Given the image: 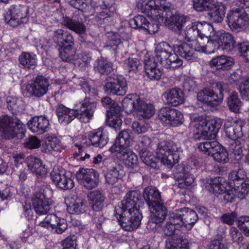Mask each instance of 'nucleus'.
I'll list each match as a JSON object with an SVG mask.
<instances>
[{
    "label": "nucleus",
    "instance_id": "1",
    "mask_svg": "<svg viewBox=\"0 0 249 249\" xmlns=\"http://www.w3.org/2000/svg\"><path fill=\"white\" fill-rule=\"evenodd\" d=\"M246 173L243 169L232 171L228 176L229 181L216 177L211 180L210 191L221 195L225 201L231 202L235 196L243 199L249 192V183L246 181Z\"/></svg>",
    "mask_w": 249,
    "mask_h": 249
},
{
    "label": "nucleus",
    "instance_id": "2",
    "mask_svg": "<svg viewBox=\"0 0 249 249\" xmlns=\"http://www.w3.org/2000/svg\"><path fill=\"white\" fill-rule=\"evenodd\" d=\"M142 196L139 190L129 191L121 201V207L115 209V216L124 230L132 231L141 225L142 218L140 211Z\"/></svg>",
    "mask_w": 249,
    "mask_h": 249
},
{
    "label": "nucleus",
    "instance_id": "3",
    "mask_svg": "<svg viewBox=\"0 0 249 249\" xmlns=\"http://www.w3.org/2000/svg\"><path fill=\"white\" fill-rule=\"evenodd\" d=\"M96 106L95 102L89 98H85L75 104L72 109L62 104L58 105L56 109V113L58 121L61 124H68L75 118L87 123L93 117Z\"/></svg>",
    "mask_w": 249,
    "mask_h": 249
},
{
    "label": "nucleus",
    "instance_id": "4",
    "mask_svg": "<svg viewBox=\"0 0 249 249\" xmlns=\"http://www.w3.org/2000/svg\"><path fill=\"white\" fill-rule=\"evenodd\" d=\"M143 197L153 213L151 222L156 224L162 222L167 215V209L163 205L159 190L155 188L147 187L144 190Z\"/></svg>",
    "mask_w": 249,
    "mask_h": 249
},
{
    "label": "nucleus",
    "instance_id": "5",
    "mask_svg": "<svg viewBox=\"0 0 249 249\" xmlns=\"http://www.w3.org/2000/svg\"><path fill=\"white\" fill-rule=\"evenodd\" d=\"M241 8H233L227 15L228 25L231 31L239 32L249 26V17L244 9L249 8V0H238Z\"/></svg>",
    "mask_w": 249,
    "mask_h": 249
},
{
    "label": "nucleus",
    "instance_id": "6",
    "mask_svg": "<svg viewBox=\"0 0 249 249\" xmlns=\"http://www.w3.org/2000/svg\"><path fill=\"white\" fill-rule=\"evenodd\" d=\"M155 58L163 67L167 69H176L183 64V60L174 53L172 47L166 42H161L156 46Z\"/></svg>",
    "mask_w": 249,
    "mask_h": 249
},
{
    "label": "nucleus",
    "instance_id": "7",
    "mask_svg": "<svg viewBox=\"0 0 249 249\" xmlns=\"http://www.w3.org/2000/svg\"><path fill=\"white\" fill-rule=\"evenodd\" d=\"M26 131L25 125L17 116L0 117V131L4 139H10L15 137L21 139L24 137Z\"/></svg>",
    "mask_w": 249,
    "mask_h": 249
},
{
    "label": "nucleus",
    "instance_id": "8",
    "mask_svg": "<svg viewBox=\"0 0 249 249\" xmlns=\"http://www.w3.org/2000/svg\"><path fill=\"white\" fill-rule=\"evenodd\" d=\"M137 6L139 11L159 22L163 20V12L171 9L170 3H161L159 0H139Z\"/></svg>",
    "mask_w": 249,
    "mask_h": 249
},
{
    "label": "nucleus",
    "instance_id": "9",
    "mask_svg": "<svg viewBox=\"0 0 249 249\" xmlns=\"http://www.w3.org/2000/svg\"><path fill=\"white\" fill-rule=\"evenodd\" d=\"M179 148L177 144L172 141L160 142L156 149V157L163 164L172 167L179 160Z\"/></svg>",
    "mask_w": 249,
    "mask_h": 249
},
{
    "label": "nucleus",
    "instance_id": "10",
    "mask_svg": "<svg viewBox=\"0 0 249 249\" xmlns=\"http://www.w3.org/2000/svg\"><path fill=\"white\" fill-rule=\"evenodd\" d=\"M208 122L205 119L195 120L192 124L196 129L195 138L198 140H208L212 134L218 131L222 124V120L220 118H214Z\"/></svg>",
    "mask_w": 249,
    "mask_h": 249
},
{
    "label": "nucleus",
    "instance_id": "11",
    "mask_svg": "<svg viewBox=\"0 0 249 249\" xmlns=\"http://www.w3.org/2000/svg\"><path fill=\"white\" fill-rule=\"evenodd\" d=\"M225 86L223 82H217L213 87L214 89L206 88L198 93L197 99L199 101L210 106H217L221 104L223 99Z\"/></svg>",
    "mask_w": 249,
    "mask_h": 249
},
{
    "label": "nucleus",
    "instance_id": "12",
    "mask_svg": "<svg viewBox=\"0 0 249 249\" xmlns=\"http://www.w3.org/2000/svg\"><path fill=\"white\" fill-rule=\"evenodd\" d=\"M29 6L26 4H13L10 6L6 14L7 23L12 27H17L26 22L29 17Z\"/></svg>",
    "mask_w": 249,
    "mask_h": 249
},
{
    "label": "nucleus",
    "instance_id": "13",
    "mask_svg": "<svg viewBox=\"0 0 249 249\" xmlns=\"http://www.w3.org/2000/svg\"><path fill=\"white\" fill-rule=\"evenodd\" d=\"M198 148L208 155H212L219 162L227 163L229 161L228 154L226 149L217 141H206L199 143Z\"/></svg>",
    "mask_w": 249,
    "mask_h": 249
},
{
    "label": "nucleus",
    "instance_id": "14",
    "mask_svg": "<svg viewBox=\"0 0 249 249\" xmlns=\"http://www.w3.org/2000/svg\"><path fill=\"white\" fill-rule=\"evenodd\" d=\"M87 196L89 205L95 211L93 214V221L101 226L105 220L101 210L105 205L106 197L105 195L99 190L90 192Z\"/></svg>",
    "mask_w": 249,
    "mask_h": 249
},
{
    "label": "nucleus",
    "instance_id": "15",
    "mask_svg": "<svg viewBox=\"0 0 249 249\" xmlns=\"http://www.w3.org/2000/svg\"><path fill=\"white\" fill-rule=\"evenodd\" d=\"M75 177L78 182L88 190L97 187L99 182V174L93 169L81 168Z\"/></svg>",
    "mask_w": 249,
    "mask_h": 249
},
{
    "label": "nucleus",
    "instance_id": "16",
    "mask_svg": "<svg viewBox=\"0 0 249 249\" xmlns=\"http://www.w3.org/2000/svg\"><path fill=\"white\" fill-rule=\"evenodd\" d=\"M50 86L49 80L43 75H37L29 82L25 89L30 96L40 98L47 94Z\"/></svg>",
    "mask_w": 249,
    "mask_h": 249
},
{
    "label": "nucleus",
    "instance_id": "17",
    "mask_svg": "<svg viewBox=\"0 0 249 249\" xmlns=\"http://www.w3.org/2000/svg\"><path fill=\"white\" fill-rule=\"evenodd\" d=\"M159 118L163 123L173 126L180 125L183 122V115L179 110L169 107H162L159 112Z\"/></svg>",
    "mask_w": 249,
    "mask_h": 249
},
{
    "label": "nucleus",
    "instance_id": "18",
    "mask_svg": "<svg viewBox=\"0 0 249 249\" xmlns=\"http://www.w3.org/2000/svg\"><path fill=\"white\" fill-rule=\"evenodd\" d=\"M87 145L95 147L103 148L109 141L108 132L107 129L100 127L90 131L88 135Z\"/></svg>",
    "mask_w": 249,
    "mask_h": 249
},
{
    "label": "nucleus",
    "instance_id": "19",
    "mask_svg": "<svg viewBox=\"0 0 249 249\" xmlns=\"http://www.w3.org/2000/svg\"><path fill=\"white\" fill-rule=\"evenodd\" d=\"M49 191V189L46 188L40 189L35 192L33 205L38 214H46L50 210V204L47 196V192Z\"/></svg>",
    "mask_w": 249,
    "mask_h": 249
},
{
    "label": "nucleus",
    "instance_id": "20",
    "mask_svg": "<svg viewBox=\"0 0 249 249\" xmlns=\"http://www.w3.org/2000/svg\"><path fill=\"white\" fill-rule=\"evenodd\" d=\"M104 89L108 94L123 96L127 92L128 88L126 80L123 76H120L112 82H107Z\"/></svg>",
    "mask_w": 249,
    "mask_h": 249
},
{
    "label": "nucleus",
    "instance_id": "21",
    "mask_svg": "<svg viewBox=\"0 0 249 249\" xmlns=\"http://www.w3.org/2000/svg\"><path fill=\"white\" fill-rule=\"evenodd\" d=\"M29 129L34 133L42 134L48 131L50 128V124L48 119L43 115L36 116L27 123Z\"/></svg>",
    "mask_w": 249,
    "mask_h": 249
},
{
    "label": "nucleus",
    "instance_id": "22",
    "mask_svg": "<svg viewBox=\"0 0 249 249\" xmlns=\"http://www.w3.org/2000/svg\"><path fill=\"white\" fill-rule=\"evenodd\" d=\"M214 36V40L217 41L220 50L227 53L233 51L236 46V42L231 34L224 31H218Z\"/></svg>",
    "mask_w": 249,
    "mask_h": 249
},
{
    "label": "nucleus",
    "instance_id": "23",
    "mask_svg": "<svg viewBox=\"0 0 249 249\" xmlns=\"http://www.w3.org/2000/svg\"><path fill=\"white\" fill-rule=\"evenodd\" d=\"M131 132L128 130L121 131L116 138L114 144L109 148V151L112 153L117 151L129 149L131 140Z\"/></svg>",
    "mask_w": 249,
    "mask_h": 249
},
{
    "label": "nucleus",
    "instance_id": "24",
    "mask_svg": "<svg viewBox=\"0 0 249 249\" xmlns=\"http://www.w3.org/2000/svg\"><path fill=\"white\" fill-rule=\"evenodd\" d=\"M174 177L176 178L178 186L180 188H184L190 186L194 182V176L186 171L185 166L182 165H178L174 173Z\"/></svg>",
    "mask_w": 249,
    "mask_h": 249
},
{
    "label": "nucleus",
    "instance_id": "25",
    "mask_svg": "<svg viewBox=\"0 0 249 249\" xmlns=\"http://www.w3.org/2000/svg\"><path fill=\"white\" fill-rule=\"evenodd\" d=\"M245 124V121L241 120L234 122L232 124H231L230 122H227L224 124L226 136L234 141L241 138L244 135L242 127Z\"/></svg>",
    "mask_w": 249,
    "mask_h": 249
},
{
    "label": "nucleus",
    "instance_id": "26",
    "mask_svg": "<svg viewBox=\"0 0 249 249\" xmlns=\"http://www.w3.org/2000/svg\"><path fill=\"white\" fill-rule=\"evenodd\" d=\"M155 57L144 60V68L147 77L152 80H159L162 74V69L158 68Z\"/></svg>",
    "mask_w": 249,
    "mask_h": 249
},
{
    "label": "nucleus",
    "instance_id": "27",
    "mask_svg": "<svg viewBox=\"0 0 249 249\" xmlns=\"http://www.w3.org/2000/svg\"><path fill=\"white\" fill-rule=\"evenodd\" d=\"M50 177L53 182L61 189H71L74 186L73 180L57 170L53 169L50 173Z\"/></svg>",
    "mask_w": 249,
    "mask_h": 249
},
{
    "label": "nucleus",
    "instance_id": "28",
    "mask_svg": "<svg viewBox=\"0 0 249 249\" xmlns=\"http://www.w3.org/2000/svg\"><path fill=\"white\" fill-rule=\"evenodd\" d=\"M53 39L59 48L73 47L74 45L72 35L62 29H57L53 32Z\"/></svg>",
    "mask_w": 249,
    "mask_h": 249
},
{
    "label": "nucleus",
    "instance_id": "29",
    "mask_svg": "<svg viewBox=\"0 0 249 249\" xmlns=\"http://www.w3.org/2000/svg\"><path fill=\"white\" fill-rule=\"evenodd\" d=\"M174 48L175 53L187 60L194 61L197 58L193 48L187 43L174 45Z\"/></svg>",
    "mask_w": 249,
    "mask_h": 249
},
{
    "label": "nucleus",
    "instance_id": "30",
    "mask_svg": "<svg viewBox=\"0 0 249 249\" xmlns=\"http://www.w3.org/2000/svg\"><path fill=\"white\" fill-rule=\"evenodd\" d=\"M27 164L29 169L37 175L44 176L48 173V169L43 164L42 160L36 156H29L27 159Z\"/></svg>",
    "mask_w": 249,
    "mask_h": 249
},
{
    "label": "nucleus",
    "instance_id": "31",
    "mask_svg": "<svg viewBox=\"0 0 249 249\" xmlns=\"http://www.w3.org/2000/svg\"><path fill=\"white\" fill-rule=\"evenodd\" d=\"M167 104L173 107H177L183 103L184 98L183 92L178 88H173L163 94Z\"/></svg>",
    "mask_w": 249,
    "mask_h": 249
},
{
    "label": "nucleus",
    "instance_id": "32",
    "mask_svg": "<svg viewBox=\"0 0 249 249\" xmlns=\"http://www.w3.org/2000/svg\"><path fill=\"white\" fill-rule=\"evenodd\" d=\"M45 220L48 222L50 227L58 234H62L67 229L66 220L58 217L56 214H48L45 217Z\"/></svg>",
    "mask_w": 249,
    "mask_h": 249
},
{
    "label": "nucleus",
    "instance_id": "33",
    "mask_svg": "<svg viewBox=\"0 0 249 249\" xmlns=\"http://www.w3.org/2000/svg\"><path fill=\"white\" fill-rule=\"evenodd\" d=\"M124 175V172L119 165L110 166L107 169L105 177L106 182L110 185H115Z\"/></svg>",
    "mask_w": 249,
    "mask_h": 249
},
{
    "label": "nucleus",
    "instance_id": "34",
    "mask_svg": "<svg viewBox=\"0 0 249 249\" xmlns=\"http://www.w3.org/2000/svg\"><path fill=\"white\" fill-rule=\"evenodd\" d=\"M169 12L170 11L163 12V19L165 18L167 26L169 28L176 32H179L185 22V20L182 17L177 14L173 15L168 18L167 13Z\"/></svg>",
    "mask_w": 249,
    "mask_h": 249
},
{
    "label": "nucleus",
    "instance_id": "35",
    "mask_svg": "<svg viewBox=\"0 0 249 249\" xmlns=\"http://www.w3.org/2000/svg\"><path fill=\"white\" fill-rule=\"evenodd\" d=\"M234 64L233 59L231 56L221 55L215 57L210 61V65L217 70H227Z\"/></svg>",
    "mask_w": 249,
    "mask_h": 249
},
{
    "label": "nucleus",
    "instance_id": "36",
    "mask_svg": "<svg viewBox=\"0 0 249 249\" xmlns=\"http://www.w3.org/2000/svg\"><path fill=\"white\" fill-rule=\"evenodd\" d=\"M122 162L128 167L133 168L138 163V158L133 151L126 149L121 151L115 152Z\"/></svg>",
    "mask_w": 249,
    "mask_h": 249
},
{
    "label": "nucleus",
    "instance_id": "37",
    "mask_svg": "<svg viewBox=\"0 0 249 249\" xmlns=\"http://www.w3.org/2000/svg\"><path fill=\"white\" fill-rule=\"evenodd\" d=\"M165 249H190L192 243L187 239L170 237L165 241Z\"/></svg>",
    "mask_w": 249,
    "mask_h": 249
},
{
    "label": "nucleus",
    "instance_id": "38",
    "mask_svg": "<svg viewBox=\"0 0 249 249\" xmlns=\"http://www.w3.org/2000/svg\"><path fill=\"white\" fill-rule=\"evenodd\" d=\"M209 11L208 17L211 21L215 23H220L223 21L225 11V6L221 3L216 1V4Z\"/></svg>",
    "mask_w": 249,
    "mask_h": 249
},
{
    "label": "nucleus",
    "instance_id": "39",
    "mask_svg": "<svg viewBox=\"0 0 249 249\" xmlns=\"http://www.w3.org/2000/svg\"><path fill=\"white\" fill-rule=\"evenodd\" d=\"M18 60L26 69H34L37 65L36 55L33 53L23 52L19 56Z\"/></svg>",
    "mask_w": 249,
    "mask_h": 249
},
{
    "label": "nucleus",
    "instance_id": "40",
    "mask_svg": "<svg viewBox=\"0 0 249 249\" xmlns=\"http://www.w3.org/2000/svg\"><path fill=\"white\" fill-rule=\"evenodd\" d=\"M136 111L139 115L143 119H149L155 113V107L151 104H147L140 99Z\"/></svg>",
    "mask_w": 249,
    "mask_h": 249
},
{
    "label": "nucleus",
    "instance_id": "41",
    "mask_svg": "<svg viewBox=\"0 0 249 249\" xmlns=\"http://www.w3.org/2000/svg\"><path fill=\"white\" fill-rule=\"evenodd\" d=\"M94 70L101 74L107 75L113 70V64L107 59L101 57L94 64Z\"/></svg>",
    "mask_w": 249,
    "mask_h": 249
},
{
    "label": "nucleus",
    "instance_id": "42",
    "mask_svg": "<svg viewBox=\"0 0 249 249\" xmlns=\"http://www.w3.org/2000/svg\"><path fill=\"white\" fill-rule=\"evenodd\" d=\"M180 212L182 213L185 230L191 229L198 219L197 214L194 211L188 208L181 209Z\"/></svg>",
    "mask_w": 249,
    "mask_h": 249
},
{
    "label": "nucleus",
    "instance_id": "43",
    "mask_svg": "<svg viewBox=\"0 0 249 249\" xmlns=\"http://www.w3.org/2000/svg\"><path fill=\"white\" fill-rule=\"evenodd\" d=\"M198 30L199 36L205 39V41H208V38L212 37L217 32L214 30L213 26L207 22H196Z\"/></svg>",
    "mask_w": 249,
    "mask_h": 249
},
{
    "label": "nucleus",
    "instance_id": "44",
    "mask_svg": "<svg viewBox=\"0 0 249 249\" xmlns=\"http://www.w3.org/2000/svg\"><path fill=\"white\" fill-rule=\"evenodd\" d=\"M217 0H193L194 9L197 12L209 11L216 4Z\"/></svg>",
    "mask_w": 249,
    "mask_h": 249
},
{
    "label": "nucleus",
    "instance_id": "45",
    "mask_svg": "<svg viewBox=\"0 0 249 249\" xmlns=\"http://www.w3.org/2000/svg\"><path fill=\"white\" fill-rule=\"evenodd\" d=\"M227 105L231 111L235 113L239 111L242 103L239 98L237 93L234 92L230 94L227 99Z\"/></svg>",
    "mask_w": 249,
    "mask_h": 249
},
{
    "label": "nucleus",
    "instance_id": "46",
    "mask_svg": "<svg viewBox=\"0 0 249 249\" xmlns=\"http://www.w3.org/2000/svg\"><path fill=\"white\" fill-rule=\"evenodd\" d=\"M59 57L62 61L71 62L78 58L76 51L73 47L59 48Z\"/></svg>",
    "mask_w": 249,
    "mask_h": 249
},
{
    "label": "nucleus",
    "instance_id": "47",
    "mask_svg": "<svg viewBox=\"0 0 249 249\" xmlns=\"http://www.w3.org/2000/svg\"><path fill=\"white\" fill-rule=\"evenodd\" d=\"M43 151L46 152H50L52 151L61 152L63 149L60 141L56 137H53L46 141L42 145Z\"/></svg>",
    "mask_w": 249,
    "mask_h": 249
},
{
    "label": "nucleus",
    "instance_id": "48",
    "mask_svg": "<svg viewBox=\"0 0 249 249\" xmlns=\"http://www.w3.org/2000/svg\"><path fill=\"white\" fill-rule=\"evenodd\" d=\"M63 24L69 29L79 34H83L85 31V26L82 22L75 19L66 18L63 21Z\"/></svg>",
    "mask_w": 249,
    "mask_h": 249
},
{
    "label": "nucleus",
    "instance_id": "49",
    "mask_svg": "<svg viewBox=\"0 0 249 249\" xmlns=\"http://www.w3.org/2000/svg\"><path fill=\"white\" fill-rule=\"evenodd\" d=\"M69 3L75 8L85 12L90 11L93 7L91 0H71Z\"/></svg>",
    "mask_w": 249,
    "mask_h": 249
},
{
    "label": "nucleus",
    "instance_id": "50",
    "mask_svg": "<svg viewBox=\"0 0 249 249\" xmlns=\"http://www.w3.org/2000/svg\"><path fill=\"white\" fill-rule=\"evenodd\" d=\"M86 206L82 200L78 199L67 205V210L71 214H80L86 211Z\"/></svg>",
    "mask_w": 249,
    "mask_h": 249
},
{
    "label": "nucleus",
    "instance_id": "51",
    "mask_svg": "<svg viewBox=\"0 0 249 249\" xmlns=\"http://www.w3.org/2000/svg\"><path fill=\"white\" fill-rule=\"evenodd\" d=\"M140 156L143 163L147 166L153 168L157 167L155 157L152 152L148 150H141L140 151Z\"/></svg>",
    "mask_w": 249,
    "mask_h": 249
},
{
    "label": "nucleus",
    "instance_id": "52",
    "mask_svg": "<svg viewBox=\"0 0 249 249\" xmlns=\"http://www.w3.org/2000/svg\"><path fill=\"white\" fill-rule=\"evenodd\" d=\"M148 22L149 21L144 17L138 15L129 21V24L132 28L145 29L146 27H147Z\"/></svg>",
    "mask_w": 249,
    "mask_h": 249
},
{
    "label": "nucleus",
    "instance_id": "53",
    "mask_svg": "<svg viewBox=\"0 0 249 249\" xmlns=\"http://www.w3.org/2000/svg\"><path fill=\"white\" fill-rule=\"evenodd\" d=\"M237 226L247 237H249V216H241L236 220Z\"/></svg>",
    "mask_w": 249,
    "mask_h": 249
},
{
    "label": "nucleus",
    "instance_id": "54",
    "mask_svg": "<svg viewBox=\"0 0 249 249\" xmlns=\"http://www.w3.org/2000/svg\"><path fill=\"white\" fill-rule=\"evenodd\" d=\"M182 215V213H173L169 218L171 223L174 225L178 230H185L183 217Z\"/></svg>",
    "mask_w": 249,
    "mask_h": 249
},
{
    "label": "nucleus",
    "instance_id": "55",
    "mask_svg": "<svg viewBox=\"0 0 249 249\" xmlns=\"http://www.w3.org/2000/svg\"><path fill=\"white\" fill-rule=\"evenodd\" d=\"M140 60L136 58H128L124 61V67L129 71H137L141 67Z\"/></svg>",
    "mask_w": 249,
    "mask_h": 249
},
{
    "label": "nucleus",
    "instance_id": "56",
    "mask_svg": "<svg viewBox=\"0 0 249 249\" xmlns=\"http://www.w3.org/2000/svg\"><path fill=\"white\" fill-rule=\"evenodd\" d=\"M139 100L140 98L136 99V100L128 97L124 98L122 101L123 109L126 110V111H136L138 106L137 103L139 102Z\"/></svg>",
    "mask_w": 249,
    "mask_h": 249
},
{
    "label": "nucleus",
    "instance_id": "57",
    "mask_svg": "<svg viewBox=\"0 0 249 249\" xmlns=\"http://www.w3.org/2000/svg\"><path fill=\"white\" fill-rule=\"evenodd\" d=\"M211 38H208V41H205L207 42L204 48V53H214L216 51L220 50L217 41L214 40L215 36H213Z\"/></svg>",
    "mask_w": 249,
    "mask_h": 249
},
{
    "label": "nucleus",
    "instance_id": "58",
    "mask_svg": "<svg viewBox=\"0 0 249 249\" xmlns=\"http://www.w3.org/2000/svg\"><path fill=\"white\" fill-rule=\"evenodd\" d=\"M196 37H199V33L197 23L196 22H194L193 23L191 26L189 27L187 30L186 38H187V40L191 42L196 39Z\"/></svg>",
    "mask_w": 249,
    "mask_h": 249
},
{
    "label": "nucleus",
    "instance_id": "59",
    "mask_svg": "<svg viewBox=\"0 0 249 249\" xmlns=\"http://www.w3.org/2000/svg\"><path fill=\"white\" fill-rule=\"evenodd\" d=\"M230 151L234 156L236 160L241 159L242 154V147L241 144L236 141L233 142L230 146Z\"/></svg>",
    "mask_w": 249,
    "mask_h": 249
},
{
    "label": "nucleus",
    "instance_id": "60",
    "mask_svg": "<svg viewBox=\"0 0 249 249\" xmlns=\"http://www.w3.org/2000/svg\"><path fill=\"white\" fill-rule=\"evenodd\" d=\"M239 89L243 99L249 100V77L240 84Z\"/></svg>",
    "mask_w": 249,
    "mask_h": 249
},
{
    "label": "nucleus",
    "instance_id": "61",
    "mask_svg": "<svg viewBox=\"0 0 249 249\" xmlns=\"http://www.w3.org/2000/svg\"><path fill=\"white\" fill-rule=\"evenodd\" d=\"M77 237L75 235H70L62 241L63 249H76Z\"/></svg>",
    "mask_w": 249,
    "mask_h": 249
},
{
    "label": "nucleus",
    "instance_id": "62",
    "mask_svg": "<svg viewBox=\"0 0 249 249\" xmlns=\"http://www.w3.org/2000/svg\"><path fill=\"white\" fill-rule=\"evenodd\" d=\"M230 236L232 241L237 244L241 243L243 240L244 237L242 233L234 227H231L230 231Z\"/></svg>",
    "mask_w": 249,
    "mask_h": 249
},
{
    "label": "nucleus",
    "instance_id": "63",
    "mask_svg": "<svg viewBox=\"0 0 249 249\" xmlns=\"http://www.w3.org/2000/svg\"><path fill=\"white\" fill-rule=\"evenodd\" d=\"M24 145L30 149L37 148L40 146V141L36 137L32 136L26 139Z\"/></svg>",
    "mask_w": 249,
    "mask_h": 249
},
{
    "label": "nucleus",
    "instance_id": "64",
    "mask_svg": "<svg viewBox=\"0 0 249 249\" xmlns=\"http://www.w3.org/2000/svg\"><path fill=\"white\" fill-rule=\"evenodd\" d=\"M240 55L247 61L249 62V43L242 42L238 44Z\"/></svg>",
    "mask_w": 249,
    "mask_h": 249
}]
</instances>
